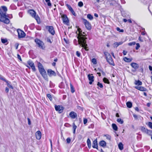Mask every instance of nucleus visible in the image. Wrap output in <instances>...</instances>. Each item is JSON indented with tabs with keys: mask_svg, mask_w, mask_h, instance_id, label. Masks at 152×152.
Wrapping results in <instances>:
<instances>
[{
	"mask_svg": "<svg viewBox=\"0 0 152 152\" xmlns=\"http://www.w3.org/2000/svg\"><path fill=\"white\" fill-rule=\"evenodd\" d=\"M76 33L78 35V42L79 44L80 45V47H84L86 50H88L86 40L87 38L85 37L86 34L85 33H82L81 29L77 27V31L76 32Z\"/></svg>",
	"mask_w": 152,
	"mask_h": 152,
	"instance_id": "f257e3e1",
	"label": "nucleus"
},
{
	"mask_svg": "<svg viewBox=\"0 0 152 152\" xmlns=\"http://www.w3.org/2000/svg\"><path fill=\"white\" fill-rule=\"evenodd\" d=\"M7 10V8L5 6H2L0 8V20L6 24H9L10 22L9 20L7 18L6 12Z\"/></svg>",
	"mask_w": 152,
	"mask_h": 152,
	"instance_id": "f03ea898",
	"label": "nucleus"
},
{
	"mask_svg": "<svg viewBox=\"0 0 152 152\" xmlns=\"http://www.w3.org/2000/svg\"><path fill=\"white\" fill-rule=\"evenodd\" d=\"M38 68L39 72L45 80H48V78L46 72L40 63L38 64Z\"/></svg>",
	"mask_w": 152,
	"mask_h": 152,
	"instance_id": "7ed1b4c3",
	"label": "nucleus"
},
{
	"mask_svg": "<svg viewBox=\"0 0 152 152\" xmlns=\"http://www.w3.org/2000/svg\"><path fill=\"white\" fill-rule=\"evenodd\" d=\"M104 54L106 56V59L108 62L110 64L113 66H114L115 64L110 54L107 52H104Z\"/></svg>",
	"mask_w": 152,
	"mask_h": 152,
	"instance_id": "20e7f679",
	"label": "nucleus"
},
{
	"mask_svg": "<svg viewBox=\"0 0 152 152\" xmlns=\"http://www.w3.org/2000/svg\"><path fill=\"white\" fill-rule=\"evenodd\" d=\"M35 42L39 48L42 50L45 49V46L42 41L38 39H36L35 40Z\"/></svg>",
	"mask_w": 152,
	"mask_h": 152,
	"instance_id": "39448f33",
	"label": "nucleus"
},
{
	"mask_svg": "<svg viewBox=\"0 0 152 152\" xmlns=\"http://www.w3.org/2000/svg\"><path fill=\"white\" fill-rule=\"evenodd\" d=\"M28 12L31 15V16L34 18L37 21V22L39 21H40V18L38 15H36L35 12L33 10H30L28 11Z\"/></svg>",
	"mask_w": 152,
	"mask_h": 152,
	"instance_id": "423d86ee",
	"label": "nucleus"
},
{
	"mask_svg": "<svg viewBox=\"0 0 152 152\" xmlns=\"http://www.w3.org/2000/svg\"><path fill=\"white\" fill-rule=\"evenodd\" d=\"M83 23L84 24L86 28L89 30L91 29V23L86 19L83 18Z\"/></svg>",
	"mask_w": 152,
	"mask_h": 152,
	"instance_id": "0eeeda50",
	"label": "nucleus"
},
{
	"mask_svg": "<svg viewBox=\"0 0 152 152\" xmlns=\"http://www.w3.org/2000/svg\"><path fill=\"white\" fill-rule=\"evenodd\" d=\"M17 32L18 34V37L19 39L23 38L26 36L25 32L20 29H18Z\"/></svg>",
	"mask_w": 152,
	"mask_h": 152,
	"instance_id": "6e6552de",
	"label": "nucleus"
},
{
	"mask_svg": "<svg viewBox=\"0 0 152 152\" xmlns=\"http://www.w3.org/2000/svg\"><path fill=\"white\" fill-rule=\"evenodd\" d=\"M64 23L68 25L69 23V20L66 15L63 14L61 16Z\"/></svg>",
	"mask_w": 152,
	"mask_h": 152,
	"instance_id": "1a4fd4ad",
	"label": "nucleus"
},
{
	"mask_svg": "<svg viewBox=\"0 0 152 152\" xmlns=\"http://www.w3.org/2000/svg\"><path fill=\"white\" fill-rule=\"evenodd\" d=\"M46 28L48 29V31L52 35H54L55 34V31L53 26H46Z\"/></svg>",
	"mask_w": 152,
	"mask_h": 152,
	"instance_id": "9d476101",
	"label": "nucleus"
},
{
	"mask_svg": "<svg viewBox=\"0 0 152 152\" xmlns=\"http://www.w3.org/2000/svg\"><path fill=\"white\" fill-rule=\"evenodd\" d=\"M28 64L31 67L33 71H35L36 69L34 64L33 62L31 60H28L27 61Z\"/></svg>",
	"mask_w": 152,
	"mask_h": 152,
	"instance_id": "9b49d317",
	"label": "nucleus"
},
{
	"mask_svg": "<svg viewBox=\"0 0 152 152\" xmlns=\"http://www.w3.org/2000/svg\"><path fill=\"white\" fill-rule=\"evenodd\" d=\"M55 109L56 110L58 111L59 113H62L64 109L62 106L60 105L56 106Z\"/></svg>",
	"mask_w": 152,
	"mask_h": 152,
	"instance_id": "f8f14e48",
	"label": "nucleus"
},
{
	"mask_svg": "<svg viewBox=\"0 0 152 152\" xmlns=\"http://www.w3.org/2000/svg\"><path fill=\"white\" fill-rule=\"evenodd\" d=\"M47 72L48 75L49 76L51 77L53 76H56V74L55 72L51 69H48Z\"/></svg>",
	"mask_w": 152,
	"mask_h": 152,
	"instance_id": "ddd939ff",
	"label": "nucleus"
},
{
	"mask_svg": "<svg viewBox=\"0 0 152 152\" xmlns=\"http://www.w3.org/2000/svg\"><path fill=\"white\" fill-rule=\"evenodd\" d=\"M88 77L89 80L90 81L89 84L91 85L94 81V76L92 74H89L88 75Z\"/></svg>",
	"mask_w": 152,
	"mask_h": 152,
	"instance_id": "4468645a",
	"label": "nucleus"
},
{
	"mask_svg": "<svg viewBox=\"0 0 152 152\" xmlns=\"http://www.w3.org/2000/svg\"><path fill=\"white\" fill-rule=\"evenodd\" d=\"M66 6L68 7V9L72 13V14L75 16H76V14L75 12H74V10L72 8V7L68 4H66Z\"/></svg>",
	"mask_w": 152,
	"mask_h": 152,
	"instance_id": "2eb2a0df",
	"label": "nucleus"
},
{
	"mask_svg": "<svg viewBox=\"0 0 152 152\" xmlns=\"http://www.w3.org/2000/svg\"><path fill=\"white\" fill-rule=\"evenodd\" d=\"M36 139L38 140H39L41 137V133L39 131H38L36 132L35 134Z\"/></svg>",
	"mask_w": 152,
	"mask_h": 152,
	"instance_id": "dca6fc26",
	"label": "nucleus"
},
{
	"mask_svg": "<svg viewBox=\"0 0 152 152\" xmlns=\"http://www.w3.org/2000/svg\"><path fill=\"white\" fill-rule=\"evenodd\" d=\"M70 117L72 119H74L77 117V114L73 111L71 112L69 114Z\"/></svg>",
	"mask_w": 152,
	"mask_h": 152,
	"instance_id": "f3484780",
	"label": "nucleus"
},
{
	"mask_svg": "<svg viewBox=\"0 0 152 152\" xmlns=\"http://www.w3.org/2000/svg\"><path fill=\"white\" fill-rule=\"evenodd\" d=\"M135 88L136 89L141 91H145L147 90V89L146 88L142 86H135Z\"/></svg>",
	"mask_w": 152,
	"mask_h": 152,
	"instance_id": "a211bd4d",
	"label": "nucleus"
},
{
	"mask_svg": "<svg viewBox=\"0 0 152 152\" xmlns=\"http://www.w3.org/2000/svg\"><path fill=\"white\" fill-rule=\"evenodd\" d=\"M131 66L135 69H136L139 67V66L137 64L133 62L131 63Z\"/></svg>",
	"mask_w": 152,
	"mask_h": 152,
	"instance_id": "6ab92c4d",
	"label": "nucleus"
},
{
	"mask_svg": "<svg viewBox=\"0 0 152 152\" xmlns=\"http://www.w3.org/2000/svg\"><path fill=\"white\" fill-rule=\"evenodd\" d=\"M98 145L97 141L96 139L94 140L92 144V147L93 148H96L97 149Z\"/></svg>",
	"mask_w": 152,
	"mask_h": 152,
	"instance_id": "aec40b11",
	"label": "nucleus"
},
{
	"mask_svg": "<svg viewBox=\"0 0 152 152\" xmlns=\"http://www.w3.org/2000/svg\"><path fill=\"white\" fill-rule=\"evenodd\" d=\"M99 145L101 146L104 147L106 146V143L105 141L102 140L99 143Z\"/></svg>",
	"mask_w": 152,
	"mask_h": 152,
	"instance_id": "412c9836",
	"label": "nucleus"
},
{
	"mask_svg": "<svg viewBox=\"0 0 152 152\" xmlns=\"http://www.w3.org/2000/svg\"><path fill=\"white\" fill-rule=\"evenodd\" d=\"M124 60L126 62H130L132 60V58H128L126 57H125L124 58Z\"/></svg>",
	"mask_w": 152,
	"mask_h": 152,
	"instance_id": "4be33fe9",
	"label": "nucleus"
},
{
	"mask_svg": "<svg viewBox=\"0 0 152 152\" xmlns=\"http://www.w3.org/2000/svg\"><path fill=\"white\" fill-rule=\"evenodd\" d=\"M141 130L142 132L145 133H147L148 129L144 126H142L141 127Z\"/></svg>",
	"mask_w": 152,
	"mask_h": 152,
	"instance_id": "5701e85b",
	"label": "nucleus"
},
{
	"mask_svg": "<svg viewBox=\"0 0 152 152\" xmlns=\"http://www.w3.org/2000/svg\"><path fill=\"white\" fill-rule=\"evenodd\" d=\"M135 84L138 86H141L142 84V83L139 80H136L135 81Z\"/></svg>",
	"mask_w": 152,
	"mask_h": 152,
	"instance_id": "b1692460",
	"label": "nucleus"
},
{
	"mask_svg": "<svg viewBox=\"0 0 152 152\" xmlns=\"http://www.w3.org/2000/svg\"><path fill=\"white\" fill-rule=\"evenodd\" d=\"M118 148L120 150H122L123 148V145L121 142H120L119 143L118 145Z\"/></svg>",
	"mask_w": 152,
	"mask_h": 152,
	"instance_id": "393cba45",
	"label": "nucleus"
},
{
	"mask_svg": "<svg viewBox=\"0 0 152 152\" xmlns=\"http://www.w3.org/2000/svg\"><path fill=\"white\" fill-rule=\"evenodd\" d=\"M126 105L127 107L129 108H130L132 107V102H128L126 103Z\"/></svg>",
	"mask_w": 152,
	"mask_h": 152,
	"instance_id": "a878e982",
	"label": "nucleus"
},
{
	"mask_svg": "<svg viewBox=\"0 0 152 152\" xmlns=\"http://www.w3.org/2000/svg\"><path fill=\"white\" fill-rule=\"evenodd\" d=\"M112 126L114 130H115V131L117 130L118 127H117V125L115 124H113Z\"/></svg>",
	"mask_w": 152,
	"mask_h": 152,
	"instance_id": "bb28decb",
	"label": "nucleus"
},
{
	"mask_svg": "<svg viewBox=\"0 0 152 152\" xmlns=\"http://www.w3.org/2000/svg\"><path fill=\"white\" fill-rule=\"evenodd\" d=\"M87 142L88 147L89 148H90L91 147V142L89 139H88Z\"/></svg>",
	"mask_w": 152,
	"mask_h": 152,
	"instance_id": "cd10ccee",
	"label": "nucleus"
},
{
	"mask_svg": "<svg viewBox=\"0 0 152 152\" xmlns=\"http://www.w3.org/2000/svg\"><path fill=\"white\" fill-rule=\"evenodd\" d=\"M70 87L71 92L72 93H73L75 92V91L74 90V88L71 83L70 84Z\"/></svg>",
	"mask_w": 152,
	"mask_h": 152,
	"instance_id": "c85d7f7f",
	"label": "nucleus"
},
{
	"mask_svg": "<svg viewBox=\"0 0 152 152\" xmlns=\"http://www.w3.org/2000/svg\"><path fill=\"white\" fill-rule=\"evenodd\" d=\"M103 81L105 83L109 84L110 82L108 79L105 77H104L103 79Z\"/></svg>",
	"mask_w": 152,
	"mask_h": 152,
	"instance_id": "c756f323",
	"label": "nucleus"
},
{
	"mask_svg": "<svg viewBox=\"0 0 152 152\" xmlns=\"http://www.w3.org/2000/svg\"><path fill=\"white\" fill-rule=\"evenodd\" d=\"M146 134H147L151 136H152V130H149L148 129V130L147 131V132Z\"/></svg>",
	"mask_w": 152,
	"mask_h": 152,
	"instance_id": "7c9ffc66",
	"label": "nucleus"
},
{
	"mask_svg": "<svg viewBox=\"0 0 152 152\" xmlns=\"http://www.w3.org/2000/svg\"><path fill=\"white\" fill-rule=\"evenodd\" d=\"M87 18L91 20H92L93 18V16L90 14L87 15Z\"/></svg>",
	"mask_w": 152,
	"mask_h": 152,
	"instance_id": "2f4dec72",
	"label": "nucleus"
},
{
	"mask_svg": "<svg viewBox=\"0 0 152 152\" xmlns=\"http://www.w3.org/2000/svg\"><path fill=\"white\" fill-rule=\"evenodd\" d=\"M77 128V126L75 125L74 123L73 124V133L74 134L75 133V130Z\"/></svg>",
	"mask_w": 152,
	"mask_h": 152,
	"instance_id": "473e14b6",
	"label": "nucleus"
},
{
	"mask_svg": "<svg viewBox=\"0 0 152 152\" xmlns=\"http://www.w3.org/2000/svg\"><path fill=\"white\" fill-rule=\"evenodd\" d=\"M117 121L118 122L120 123L121 124H122L124 122L120 118H118L117 120Z\"/></svg>",
	"mask_w": 152,
	"mask_h": 152,
	"instance_id": "72a5a7b5",
	"label": "nucleus"
},
{
	"mask_svg": "<svg viewBox=\"0 0 152 152\" xmlns=\"http://www.w3.org/2000/svg\"><path fill=\"white\" fill-rule=\"evenodd\" d=\"M136 44V42H130L128 44V45L129 46H131L132 45H134Z\"/></svg>",
	"mask_w": 152,
	"mask_h": 152,
	"instance_id": "f704fd0d",
	"label": "nucleus"
},
{
	"mask_svg": "<svg viewBox=\"0 0 152 152\" xmlns=\"http://www.w3.org/2000/svg\"><path fill=\"white\" fill-rule=\"evenodd\" d=\"M45 1L47 3V4L48 6H51V4L50 3V0H45Z\"/></svg>",
	"mask_w": 152,
	"mask_h": 152,
	"instance_id": "c9c22d12",
	"label": "nucleus"
},
{
	"mask_svg": "<svg viewBox=\"0 0 152 152\" xmlns=\"http://www.w3.org/2000/svg\"><path fill=\"white\" fill-rule=\"evenodd\" d=\"M78 5L79 7H81L83 6V4L82 2L80 1L78 3Z\"/></svg>",
	"mask_w": 152,
	"mask_h": 152,
	"instance_id": "e433bc0d",
	"label": "nucleus"
},
{
	"mask_svg": "<svg viewBox=\"0 0 152 152\" xmlns=\"http://www.w3.org/2000/svg\"><path fill=\"white\" fill-rule=\"evenodd\" d=\"M1 41L4 44L7 42V40L6 39H1Z\"/></svg>",
	"mask_w": 152,
	"mask_h": 152,
	"instance_id": "4c0bfd02",
	"label": "nucleus"
},
{
	"mask_svg": "<svg viewBox=\"0 0 152 152\" xmlns=\"http://www.w3.org/2000/svg\"><path fill=\"white\" fill-rule=\"evenodd\" d=\"M148 125L150 128L152 129V122H148Z\"/></svg>",
	"mask_w": 152,
	"mask_h": 152,
	"instance_id": "58836bf2",
	"label": "nucleus"
},
{
	"mask_svg": "<svg viewBox=\"0 0 152 152\" xmlns=\"http://www.w3.org/2000/svg\"><path fill=\"white\" fill-rule=\"evenodd\" d=\"M104 136H105L106 138L108 140H110L111 139V136L108 134L104 135Z\"/></svg>",
	"mask_w": 152,
	"mask_h": 152,
	"instance_id": "ea45409f",
	"label": "nucleus"
},
{
	"mask_svg": "<svg viewBox=\"0 0 152 152\" xmlns=\"http://www.w3.org/2000/svg\"><path fill=\"white\" fill-rule=\"evenodd\" d=\"M66 141L67 143L68 144H69L71 142V139L70 137H68L66 139Z\"/></svg>",
	"mask_w": 152,
	"mask_h": 152,
	"instance_id": "a19ab883",
	"label": "nucleus"
},
{
	"mask_svg": "<svg viewBox=\"0 0 152 152\" xmlns=\"http://www.w3.org/2000/svg\"><path fill=\"white\" fill-rule=\"evenodd\" d=\"M47 96L50 101H51L52 100V98L50 94H47Z\"/></svg>",
	"mask_w": 152,
	"mask_h": 152,
	"instance_id": "79ce46f5",
	"label": "nucleus"
},
{
	"mask_svg": "<svg viewBox=\"0 0 152 152\" xmlns=\"http://www.w3.org/2000/svg\"><path fill=\"white\" fill-rule=\"evenodd\" d=\"M116 30L117 31H118L120 32H123L124 31L123 29H121L119 27H117L116 28Z\"/></svg>",
	"mask_w": 152,
	"mask_h": 152,
	"instance_id": "37998d69",
	"label": "nucleus"
},
{
	"mask_svg": "<svg viewBox=\"0 0 152 152\" xmlns=\"http://www.w3.org/2000/svg\"><path fill=\"white\" fill-rule=\"evenodd\" d=\"M7 85L11 89H13V88L12 86L10 84V83H8L7 82Z\"/></svg>",
	"mask_w": 152,
	"mask_h": 152,
	"instance_id": "c03bdc74",
	"label": "nucleus"
},
{
	"mask_svg": "<svg viewBox=\"0 0 152 152\" xmlns=\"http://www.w3.org/2000/svg\"><path fill=\"white\" fill-rule=\"evenodd\" d=\"M97 85L101 88H102L103 87V86L102 84V83H100L99 82L98 83Z\"/></svg>",
	"mask_w": 152,
	"mask_h": 152,
	"instance_id": "a18cd8bd",
	"label": "nucleus"
},
{
	"mask_svg": "<svg viewBox=\"0 0 152 152\" xmlns=\"http://www.w3.org/2000/svg\"><path fill=\"white\" fill-rule=\"evenodd\" d=\"M92 62L94 64H96L97 63L96 60L94 58H93L92 59Z\"/></svg>",
	"mask_w": 152,
	"mask_h": 152,
	"instance_id": "49530a36",
	"label": "nucleus"
},
{
	"mask_svg": "<svg viewBox=\"0 0 152 152\" xmlns=\"http://www.w3.org/2000/svg\"><path fill=\"white\" fill-rule=\"evenodd\" d=\"M113 45H114V48L115 47L117 48L119 46L118 44V42H115L114 43Z\"/></svg>",
	"mask_w": 152,
	"mask_h": 152,
	"instance_id": "de8ad7c7",
	"label": "nucleus"
},
{
	"mask_svg": "<svg viewBox=\"0 0 152 152\" xmlns=\"http://www.w3.org/2000/svg\"><path fill=\"white\" fill-rule=\"evenodd\" d=\"M140 46L139 44V43H137L136 44V49L137 50L140 47Z\"/></svg>",
	"mask_w": 152,
	"mask_h": 152,
	"instance_id": "09e8293b",
	"label": "nucleus"
},
{
	"mask_svg": "<svg viewBox=\"0 0 152 152\" xmlns=\"http://www.w3.org/2000/svg\"><path fill=\"white\" fill-rule=\"evenodd\" d=\"M76 54L78 57H80V53L78 51H77L76 52Z\"/></svg>",
	"mask_w": 152,
	"mask_h": 152,
	"instance_id": "8fccbe9b",
	"label": "nucleus"
},
{
	"mask_svg": "<svg viewBox=\"0 0 152 152\" xmlns=\"http://www.w3.org/2000/svg\"><path fill=\"white\" fill-rule=\"evenodd\" d=\"M88 120L86 118H84L83 119V124H86Z\"/></svg>",
	"mask_w": 152,
	"mask_h": 152,
	"instance_id": "3c124183",
	"label": "nucleus"
},
{
	"mask_svg": "<svg viewBox=\"0 0 152 152\" xmlns=\"http://www.w3.org/2000/svg\"><path fill=\"white\" fill-rule=\"evenodd\" d=\"M7 18H12V16L11 14L8 15H7Z\"/></svg>",
	"mask_w": 152,
	"mask_h": 152,
	"instance_id": "603ef678",
	"label": "nucleus"
},
{
	"mask_svg": "<svg viewBox=\"0 0 152 152\" xmlns=\"http://www.w3.org/2000/svg\"><path fill=\"white\" fill-rule=\"evenodd\" d=\"M133 116L134 117V119H137L138 116H137V115H135V114H133Z\"/></svg>",
	"mask_w": 152,
	"mask_h": 152,
	"instance_id": "864d4df0",
	"label": "nucleus"
},
{
	"mask_svg": "<svg viewBox=\"0 0 152 152\" xmlns=\"http://www.w3.org/2000/svg\"><path fill=\"white\" fill-rule=\"evenodd\" d=\"M27 120L28 121V125H30L31 124V122L30 119L29 118H27Z\"/></svg>",
	"mask_w": 152,
	"mask_h": 152,
	"instance_id": "5fc2aeb1",
	"label": "nucleus"
},
{
	"mask_svg": "<svg viewBox=\"0 0 152 152\" xmlns=\"http://www.w3.org/2000/svg\"><path fill=\"white\" fill-rule=\"evenodd\" d=\"M17 57L20 60V61H22V59L21 58V57L20 55L19 54L17 55Z\"/></svg>",
	"mask_w": 152,
	"mask_h": 152,
	"instance_id": "6e6d98bb",
	"label": "nucleus"
},
{
	"mask_svg": "<svg viewBox=\"0 0 152 152\" xmlns=\"http://www.w3.org/2000/svg\"><path fill=\"white\" fill-rule=\"evenodd\" d=\"M127 53V52L126 51L124 50L123 51V53L124 55H126Z\"/></svg>",
	"mask_w": 152,
	"mask_h": 152,
	"instance_id": "4d7b16f0",
	"label": "nucleus"
},
{
	"mask_svg": "<svg viewBox=\"0 0 152 152\" xmlns=\"http://www.w3.org/2000/svg\"><path fill=\"white\" fill-rule=\"evenodd\" d=\"M47 41L48 42H50V43H52V42L51 41L50 39L49 38H47Z\"/></svg>",
	"mask_w": 152,
	"mask_h": 152,
	"instance_id": "13d9d810",
	"label": "nucleus"
},
{
	"mask_svg": "<svg viewBox=\"0 0 152 152\" xmlns=\"http://www.w3.org/2000/svg\"><path fill=\"white\" fill-rule=\"evenodd\" d=\"M121 3L124 4L126 3V2L124 0H120Z\"/></svg>",
	"mask_w": 152,
	"mask_h": 152,
	"instance_id": "bf43d9fd",
	"label": "nucleus"
},
{
	"mask_svg": "<svg viewBox=\"0 0 152 152\" xmlns=\"http://www.w3.org/2000/svg\"><path fill=\"white\" fill-rule=\"evenodd\" d=\"M0 79L1 80H3V81H5V82L7 81L4 78V77H0Z\"/></svg>",
	"mask_w": 152,
	"mask_h": 152,
	"instance_id": "052dcab7",
	"label": "nucleus"
},
{
	"mask_svg": "<svg viewBox=\"0 0 152 152\" xmlns=\"http://www.w3.org/2000/svg\"><path fill=\"white\" fill-rule=\"evenodd\" d=\"M9 89L7 87H6L5 89V91L7 93H8L9 91Z\"/></svg>",
	"mask_w": 152,
	"mask_h": 152,
	"instance_id": "680f3d73",
	"label": "nucleus"
},
{
	"mask_svg": "<svg viewBox=\"0 0 152 152\" xmlns=\"http://www.w3.org/2000/svg\"><path fill=\"white\" fill-rule=\"evenodd\" d=\"M139 40L141 42H143V40L140 37H139Z\"/></svg>",
	"mask_w": 152,
	"mask_h": 152,
	"instance_id": "e2e57ef3",
	"label": "nucleus"
},
{
	"mask_svg": "<svg viewBox=\"0 0 152 152\" xmlns=\"http://www.w3.org/2000/svg\"><path fill=\"white\" fill-rule=\"evenodd\" d=\"M146 34V32L144 31L143 32H142L141 34L142 35H145Z\"/></svg>",
	"mask_w": 152,
	"mask_h": 152,
	"instance_id": "0e129e2a",
	"label": "nucleus"
},
{
	"mask_svg": "<svg viewBox=\"0 0 152 152\" xmlns=\"http://www.w3.org/2000/svg\"><path fill=\"white\" fill-rule=\"evenodd\" d=\"M149 69L150 71H152V66H149Z\"/></svg>",
	"mask_w": 152,
	"mask_h": 152,
	"instance_id": "69168bd1",
	"label": "nucleus"
},
{
	"mask_svg": "<svg viewBox=\"0 0 152 152\" xmlns=\"http://www.w3.org/2000/svg\"><path fill=\"white\" fill-rule=\"evenodd\" d=\"M123 42H118V45H121L122 44H123Z\"/></svg>",
	"mask_w": 152,
	"mask_h": 152,
	"instance_id": "338daca9",
	"label": "nucleus"
},
{
	"mask_svg": "<svg viewBox=\"0 0 152 152\" xmlns=\"http://www.w3.org/2000/svg\"><path fill=\"white\" fill-rule=\"evenodd\" d=\"M94 16L96 17H98V15L96 13L94 14Z\"/></svg>",
	"mask_w": 152,
	"mask_h": 152,
	"instance_id": "774afa93",
	"label": "nucleus"
}]
</instances>
